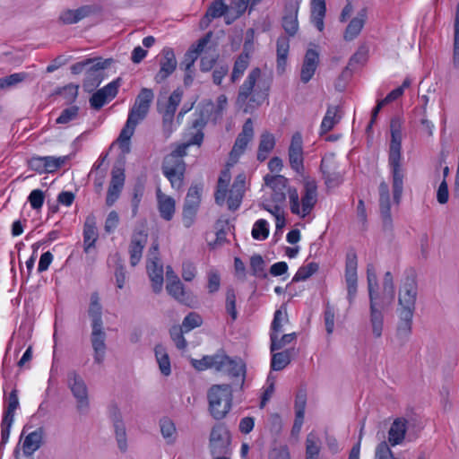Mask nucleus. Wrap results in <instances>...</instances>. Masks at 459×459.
<instances>
[{
	"instance_id": "51",
	"label": "nucleus",
	"mask_w": 459,
	"mask_h": 459,
	"mask_svg": "<svg viewBox=\"0 0 459 459\" xmlns=\"http://www.w3.org/2000/svg\"><path fill=\"white\" fill-rule=\"evenodd\" d=\"M28 78L26 73H15L0 78V89H6L17 85Z\"/></svg>"
},
{
	"instance_id": "58",
	"label": "nucleus",
	"mask_w": 459,
	"mask_h": 459,
	"mask_svg": "<svg viewBox=\"0 0 459 459\" xmlns=\"http://www.w3.org/2000/svg\"><path fill=\"white\" fill-rule=\"evenodd\" d=\"M307 405V393L304 389L298 391L295 398V416L304 417Z\"/></svg>"
},
{
	"instance_id": "32",
	"label": "nucleus",
	"mask_w": 459,
	"mask_h": 459,
	"mask_svg": "<svg viewBox=\"0 0 459 459\" xmlns=\"http://www.w3.org/2000/svg\"><path fill=\"white\" fill-rule=\"evenodd\" d=\"M43 438V430L42 429H38L35 431L30 433L24 439L22 445L23 454L26 456L31 455L36 450H38L41 444Z\"/></svg>"
},
{
	"instance_id": "41",
	"label": "nucleus",
	"mask_w": 459,
	"mask_h": 459,
	"mask_svg": "<svg viewBox=\"0 0 459 459\" xmlns=\"http://www.w3.org/2000/svg\"><path fill=\"white\" fill-rule=\"evenodd\" d=\"M271 338V351L274 352L275 351L281 350L286 345L295 342L297 338L296 333L283 334L281 338L278 337V334L270 333Z\"/></svg>"
},
{
	"instance_id": "12",
	"label": "nucleus",
	"mask_w": 459,
	"mask_h": 459,
	"mask_svg": "<svg viewBox=\"0 0 459 459\" xmlns=\"http://www.w3.org/2000/svg\"><path fill=\"white\" fill-rule=\"evenodd\" d=\"M358 260L357 255L351 250L346 255L345 282L347 288V299L352 305L358 291Z\"/></svg>"
},
{
	"instance_id": "21",
	"label": "nucleus",
	"mask_w": 459,
	"mask_h": 459,
	"mask_svg": "<svg viewBox=\"0 0 459 459\" xmlns=\"http://www.w3.org/2000/svg\"><path fill=\"white\" fill-rule=\"evenodd\" d=\"M162 58L160 61V70L154 76L156 83H161L166 81L177 68V59L172 48H165L162 52Z\"/></svg>"
},
{
	"instance_id": "24",
	"label": "nucleus",
	"mask_w": 459,
	"mask_h": 459,
	"mask_svg": "<svg viewBox=\"0 0 459 459\" xmlns=\"http://www.w3.org/2000/svg\"><path fill=\"white\" fill-rule=\"evenodd\" d=\"M212 31L207 32L201 38L196 44L192 45L184 56L183 61L180 63V67L186 72L192 71V67L198 56L204 51L206 45L211 41Z\"/></svg>"
},
{
	"instance_id": "27",
	"label": "nucleus",
	"mask_w": 459,
	"mask_h": 459,
	"mask_svg": "<svg viewBox=\"0 0 459 459\" xmlns=\"http://www.w3.org/2000/svg\"><path fill=\"white\" fill-rule=\"evenodd\" d=\"M368 18V10L366 7L360 9L356 16L351 20L349 24L347 25L343 38L347 41L353 40L355 38H357L361 30L363 29L366 21Z\"/></svg>"
},
{
	"instance_id": "48",
	"label": "nucleus",
	"mask_w": 459,
	"mask_h": 459,
	"mask_svg": "<svg viewBox=\"0 0 459 459\" xmlns=\"http://www.w3.org/2000/svg\"><path fill=\"white\" fill-rule=\"evenodd\" d=\"M319 266L316 263H309L307 265L301 266L299 268L298 272L292 278V282H298L306 281L311 275H313L316 272H317Z\"/></svg>"
},
{
	"instance_id": "6",
	"label": "nucleus",
	"mask_w": 459,
	"mask_h": 459,
	"mask_svg": "<svg viewBox=\"0 0 459 459\" xmlns=\"http://www.w3.org/2000/svg\"><path fill=\"white\" fill-rule=\"evenodd\" d=\"M178 156L168 154L161 166L164 176L169 180L171 186L176 189H179L183 186L186 171V163Z\"/></svg>"
},
{
	"instance_id": "22",
	"label": "nucleus",
	"mask_w": 459,
	"mask_h": 459,
	"mask_svg": "<svg viewBox=\"0 0 459 459\" xmlns=\"http://www.w3.org/2000/svg\"><path fill=\"white\" fill-rule=\"evenodd\" d=\"M121 78H117L94 92L90 98L91 107L93 109L99 110L105 105L108 100L115 98L117 94Z\"/></svg>"
},
{
	"instance_id": "39",
	"label": "nucleus",
	"mask_w": 459,
	"mask_h": 459,
	"mask_svg": "<svg viewBox=\"0 0 459 459\" xmlns=\"http://www.w3.org/2000/svg\"><path fill=\"white\" fill-rule=\"evenodd\" d=\"M221 357L218 356V352L213 355L204 356L201 359H191V365L198 371L208 368L216 369V365L221 364Z\"/></svg>"
},
{
	"instance_id": "25",
	"label": "nucleus",
	"mask_w": 459,
	"mask_h": 459,
	"mask_svg": "<svg viewBox=\"0 0 459 459\" xmlns=\"http://www.w3.org/2000/svg\"><path fill=\"white\" fill-rule=\"evenodd\" d=\"M148 234L143 230H134L129 244L130 264L134 267L142 258L143 248L147 243Z\"/></svg>"
},
{
	"instance_id": "59",
	"label": "nucleus",
	"mask_w": 459,
	"mask_h": 459,
	"mask_svg": "<svg viewBox=\"0 0 459 459\" xmlns=\"http://www.w3.org/2000/svg\"><path fill=\"white\" fill-rule=\"evenodd\" d=\"M383 292L384 295L389 299V302H392L394 298V285L393 275L390 272L385 273L383 279Z\"/></svg>"
},
{
	"instance_id": "9",
	"label": "nucleus",
	"mask_w": 459,
	"mask_h": 459,
	"mask_svg": "<svg viewBox=\"0 0 459 459\" xmlns=\"http://www.w3.org/2000/svg\"><path fill=\"white\" fill-rule=\"evenodd\" d=\"M125 157H121L113 166L111 170V180L108 186L106 204L112 206L119 198L125 184Z\"/></svg>"
},
{
	"instance_id": "55",
	"label": "nucleus",
	"mask_w": 459,
	"mask_h": 459,
	"mask_svg": "<svg viewBox=\"0 0 459 459\" xmlns=\"http://www.w3.org/2000/svg\"><path fill=\"white\" fill-rule=\"evenodd\" d=\"M144 192V186L141 183H137L134 185L133 189V197L131 200L132 204V215L133 217L136 216L138 212V207L141 203Z\"/></svg>"
},
{
	"instance_id": "44",
	"label": "nucleus",
	"mask_w": 459,
	"mask_h": 459,
	"mask_svg": "<svg viewBox=\"0 0 459 459\" xmlns=\"http://www.w3.org/2000/svg\"><path fill=\"white\" fill-rule=\"evenodd\" d=\"M290 362V351L286 350L280 352H274L272 356L271 368L273 370H281Z\"/></svg>"
},
{
	"instance_id": "10",
	"label": "nucleus",
	"mask_w": 459,
	"mask_h": 459,
	"mask_svg": "<svg viewBox=\"0 0 459 459\" xmlns=\"http://www.w3.org/2000/svg\"><path fill=\"white\" fill-rule=\"evenodd\" d=\"M96 61L86 70L85 79L82 87L85 91L92 92L102 82L104 78L103 70L108 68L113 62L112 58L102 59L95 57Z\"/></svg>"
},
{
	"instance_id": "4",
	"label": "nucleus",
	"mask_w": 459,
	"mask_h": 459,
	"mask_svg": "<svg viewBox=\"0 0 459 459\" xmlns=\"http://www.w3.org/2000/svg\"><path fill=\"white\" fill-rule=\"evenodd\" d=\"M209 411L215 420L223 419L231 408V385H213L207 393Z\"/></svg>"
},
{
	"instance_id": "64",
	"label": "nucleus",
	"mask_w": 459,
	"mask_h": 459,
	"mask_svg": "<svg viewBox=\"0 0 459 459\" xmlns=\"http://www.w3.org/2000/svg\"><path fill=\"white\" fill-rule=\"evenodd\" d=\"M269 459H290L289 448L285 445L273 447L268 455Z\"/></svg>"
},
{
	"instance_id": "40",
	"label": "nucleus",
	"mask_w": 459,
	"mask_h": 459,
	"mask_svg": "<svg viewBox=\"0 0 459 459\" xmlns=\"http://www.w3.org/2000/svg\"><path fill=\"white\" fill-rule=\"evenodd\" d=\"M182 94L183 92L179 89L175 90L171 93V95L169 98V101L163 115L164 121L172 120L174 114L177 110V108L181 101Z\"/></svg>"
},
{
	"instance_id": "18",
	"label": "nucleus",
	"mask_w": 459,
	"mask_h": 459,
	"mask_svg": "<svg viewBox=\"0 0 459 459\" xmlns=\"http://www.w3.org/2000/svg\"><path fill=\"white\" fill-rule=\"evenodd\" d=\"M300 1L301 0H284L282 28L290 37L295 36L299 30L298 13Z\"/></svg>"
},
{
	"instance_id": "46",
	"label": "nucleus",
	"mask_w": 459,
	"mask_h": 459,
	"mask_svg": "<svg viewBox=\"0 0 459 459\" xmlns=\"http://www.w3.org/2000/svg\"><path fill=\"white\" fill-rule=\"evenodd\" d=\"M249 63V56L247 53H242L235 61L233 71L231 74V82H235L247 68Z\"/></svg>"
},
{
	"instance_id": "26",
	"label": "nucleus",
	"mask_w": 459,
	"mask_h": 459,
	"mask_svg": "<svg viewBox=\"0 0 459 459\" xmlns=\"http://www.w3.org/2000/svg\"><path fill=\"white\" fill-rule=\"evenodd\" d=\"M105 340L106 333L103 331V325H92L91 342L94 351V361L97 364H101L104 361L107 349Z\"/></svg>"
},
{
	"instance_id": "38",
	"label": "nucleus",
	"mask_w": 459,
	"mask_h": 459,
	"mask_svg": "<svg viewBox=\"0 0 459 459\" xmlns=\"http://www.w3.org/2000/svg\"><path fill=\"white\" fill-rule=\"evenodd\" d=\"M154 352L161 374L166 377L169 376L171 373L170 360L165 347L161 344H157L154 348Z\"/></svg>"
},
{
	"instance_id": "31",
	"label": "nucleus",
	"mask_w": 459,
	"mask_h": 459,
	"mask_svg": "<svg viewBox=\"0 0 459 459\" xmlns=\"http://www.w3.org/2000/svg\"><path fill=\"white\" fill-rule=\"evenodd\" d=\"M157 200L160 215L165 221H170L175 213V200L157 190Z\"/></svg>"
},
{
	"instance_id": "1",
	"label": "nucleus",
	"mask_w": 459,
	"mask_h": 459,
	"mask_svg": "<svg viewBox=\"0 0 459 459\" xmlns=\"http://www.w3.org/2000/svg\"><path fill=\"white\" fill-rule=\"evenodd\" d=\"M263 190L269 191L273 203V204L264 203L263 207L275 217L277 228H281L285 223L281 205L287 195L290 212L301 218L307 216L317 202L316 182L309 178L304 181L301 197L296 187L289 186V179L280 174H266L264 177Z\"/></svg>"
},
{
	"instance_id": "11",
	"label": "nucleus",
	"mask_w": 459,
	"mask_h": 459,
	"mask_svg": "<svg viewBox=\"0 0 459 459\" xmlns=\"http://www.w3.org/2000/svg\"><path fill=\"white\" fill-rule=\"evenodd\" d=\"M209 443L212 455H226L229 453L230 435L224 424H216L212 429Z\"/></svg>"
},
{
	"instance_id": "57",
	"label": "nucleus",
	"mask_w": 459,
	"mask_h": 459,
	"mask_svg": "<svg viewBox=\"0 0 459 459\" xmlns=\"http://www.w3.org/2000/svg\"><path fill=\"white\" fill-rule=\"evenodd\" d=\"M227 4L223 0H213L209 5L206 13L212 19L221 17L227 10Z\"/></svg>"
},
{
	"instance_id": "30",
	"label": "nucleus",
	"mask_w": 459,
	"mask_h": 459,
	"mask_svg": "<svg viewBox=\"0 0 459 459\" xmlns=\"http://www.w3.org/2000/svg\"><path fill=\"white\" fill-rule=\"evenodd\" d=\"M342 118L341 107L329 105L326 113L322 120L320 126V134H326L337 125Z\"/></svg>"
},
{
	"instance_id": "50",
	"label": "nucleus",
	"mask_w": 459,
	"mask_h": 459,
	"mask_svg": "<svg viewBox=\"0 0 459 459\" xmlns=\"http://www.w3.org/2000/svg\"><path fill=\"white\" fill-rule=\"evenodd\" d=\"M202 324V316L195 312H190L185 316L181 327L184 329L185 333H187L196 327H199Z\"/></svg>"
},
{
	"instance_id": "45",
	"label": "nucleus",
	"mask_w": 459,
	"mask_h": 459,
	"mask_svg": "<svg viewBox=\"0 0 459 459\" xmlns=\"http://www.w3.org/2000/svg\"><path fill=\"white\" fill-rule=\"evenodd\" d=\"M274 146V135L269 132L263 133L260 138V161L266 158L267 154L273 150Z\"/></svg>"
},
{
	"instance_id": "60",
	"label": "nucleus",
	"mask_w": 459,
	"mask_h": 459,
	"mask_svg": "<svg viewBox=\"0 0 459 459\" xmlns=\"http://www.w3.org/2000/svg\"><path fill=\"white\" fill-rule=\"evenodd\" d=\"M352 72L353 71L351 68H350V66H345L335 82L334 87L336 91H343L345 90L348 82L352 76Z\"/></svg>"
},
{
	"instance_id": "35",
	"label": "nucleus",
	"mask_w": 459,
	"mask_h": 459,
	"mask_svg": "<svg viewBox=\"0 0 459 459\" xmlns=\"http://www.w3.org/2000/svg\"><path fill=\"white\" fill-rule=\"evenodd\" d=\"M290 49V40L286 36H281L277 39V70L282 74L287 64V56Z\"/></svg>"
},
{
	"instance_id": "15",
	"label": "nucleus",
	"mask_w": 459,
	"mask_h": 459,
	"mask_svg": "<svg viewBox=\"0 0 459 459\" xmlns=\"http://www.w3.org/2000/svg\"><path fill=\"white\" fill-rule=\"evenodd\" d=\"M19 407V400L17 395V390H13L8 397V404L7 408L4 411V417L1 423V443H0V452L4 448V445L7 443L10 429L13 422L14 411Z\"/></svg>"
},
{
	"instance_id": "23",
	"label": "nucleus",
	"mask_w": 459,
	"mask_h": 459,
	"mask_svg": "<svg viewBox=\"0 0 459 459\" xmlns=\"http://www.w3.org/2000/svg\"><path fill=\"white\" fill-rule=\"evenodd\" d=\"M109 417L113 422L117 446L122 453H125L127 450L126 426L120 410L117 405L110 407Z\"/></svg>"
},
{
	"instance_id": "42",
	"label": "nucleus",
	"mask_w": 459,
	"mask_h": 459,
	"mask_svg": "<svg viewBox=\"0 0 459 459\" xmlns=\"http://www.w3.org/2000/svg\"><path fill=\"white\" fill-rule=\"evenodd\" d=\"M201 193L202 187L200 186H191L186 194L184 207L194 208L198 210L201 202Z\"/></svg>"
},
{
	"instance_id": "3",
	"label": "nucleus",
	"mask_w": 459,
	"mask_h": 459,
	"mask_svg": "<svg viewBox=\"0 0 459 459\" xmlns=\"http://www.w3.org/2000/svg\"><path fill=\"white\" fill-rule=\"evenodd\" d=\"M367 281L369 299V325L373 336L378 339L383 334L385 307L377 291V277L372 264H368L367 268Z\"/></svg>"
},
{
	"instance_id": "54",
	"label": "nucleus",
	"mask_w": 459,
	"mask_h": 459,
	"mask_svg": "<svg viewBox=\"0 0 459 459\" xmlns=\"http://www.w3.org/2000/svg\"><path fill=\"white\" fill-rule=\"evenodd\" d=\"M185 333L181 326L174 325L169 330V334L178 350H184L186 347V341L183 336Z\"/></svg>"
},
{
	"instance_id": "61",
	"label": "nucleus",
	"mask_w": 459,
	"mask_h": 459,
	"mask_svg": "<svg viewBox=\"0 0 459 459\" xmlns=\"http://www.w3.org/2000/svg\"><path fill=\"white\" fill-rule=\"evenodd\" d=\"M79 108L77 106H72L65 108L61 115L56 118V124H67L70 121L75 119L78 116Z\"/></svg>"
},
{
	"instance_id": "13",
	"label": "nucleus",
	"mask_w": 459,
	"mask_h": 459,
	"mask_svg": "<svg viewBox=\"0 0 459 459\" xmlns=\"http://www.w3.org/2000/svg\"><path fill=\"white\" fill-rule=\"evenodd\" d=\"M221 357V364L216 365V371L221 372L236 380V383L243 384L245 377V365L240 359H231L223 351H218Z\"/></svg>"
},
{
	"instance_id": "19",
	"label": "nucleus",
	"mask_w": 459,
	"mask_h": 459,
	"mask_svg": "<svg viewBox=\"0 0 459 459\" xmlns=\"http://www.w3.org/2000/svg\"><path fill=\"white\" fill-rule=\"evenodd\" d=\"M320 169L325 183L328 187H335L342 183V172L339 170L333 154L325 155L322 159Z\"/></svg>"
},
{
	"instance_id": "34",
	"label": "nucleus",
	"mask_w": 459,
	"mask_h": 459,
	"mask_svg": "<svg viewBox=\"0 0 459 459\" xmlns=\"http://www.w3.org/2000/svg\"><path fill=\"white\" fill-rule=\"evenodd\" d=\"M139 122L133 120L130 123V117L127 118V121L121 130L119 136L117 138V142L119 143L120 148L124 154L129 153L130 152V138L132 137L134 128Z\"/></svg>"
},
{
	"instance_id": "43",
	"label": "nucleus",
	"mask_w": 459,
	"mask_h": 459,
	"mask_svg": "<svg viewBox=\"0 0 459 459\" xmlns=\"http://www.w3.org/2000/svg\"><path fill=\"white\" fill-rule=\"evenodd\" d=\"M453 65L459 68V4L456 6L455 24H454V44H453Z\"/></svg>"
},
{
	"instance_id": "63",
	"label": "nucleus",
	"mask_w": 459,
	"mask_h": 459,
	"mask_svg": "<svg viewBox=\"0 0 459 459\" xmlns=\"http://www.w3.org/2000/svg\"><path fill=\"white\" fill-rule=\"evenodd\" d=\"M45 200L44 192L39 189L32 190L28 197L32 209L39 210L42 207Z\"/></svg>"
},
{
	"instance_id": "16",
	"label": "nucleus",
	"mask_w": 459,
	"mask_h": 459,
	"mask_svg": "<svg viewBox=\"0 0 459 459\" xmlns=\"http://www.w3.org/2000/svg\"><path fill=\"white\" fill-rule=\"evenodd\" d=\"M153 98L154 93L152 90L143 88L140 91L128 115L130 123L133 122V120L139 122L146 117Z\"/></svg>"
},
{
	"instance_id": "29",
	"label": "nucleus",
	"mask_w": 459,
	"mask_h": 459,
	"mask_svg": "<svg viewBox=\"0 0 459 459\" xmlns=\"http://www.w3.org/2000/svg\"><path fill=\"white\" fill-rule=\"evenodd\" d=\"M408 424L409 422L404 418H397L394 420L388 431V441L392 446L403 442L409 429Z\"/></svg>"
},
{
	"instance_id": "47",
	"label": "nucleus",
	"mask_w": 459,
	"mask_h": 459,
	"mask_svg": "<svg viewBox=\"0 0 459 459\" xmlns=\"http://www.w3.org/2000/svg\"><path fill=\"white\" fill-rule=\"evenodd\" d=\"M160 428L162 437L168 440V443H173L175 440L176 427L173 421L164 417L160 420Z\"/></svg>"
},
{
	"instance_id": "2",
	"label": "nucleus",
	"mask_w": 459,
	"mask_h": 459,
	"mask_svg": "<svg viewBox=\"0 0 459 459\" xmlns=\"http://www.w3.org/2000/svg\"><path fill=\"white\" fill-rule=\"evenodd\" d=\"M388 165L392 177L393 202L398 206L401 203L405 178V170L402 165V132L398 119L391 121Z\"/></svg>"
},
{
	"instance_id": "7",
	"label": "nucleus",
	"mask_w": 459,
	"mask_h": 459,
	"mask_svg": "<svg viewBox=\"0 0 459 459\" xmlns=\"http://www.w3.org/2000/svg\"><path fill=\"white\" fill-rule=\"evenodd\" d=\"M417 297V281L413 277H407L399 289L397 311L414 313Z\"/></svg>"
},
{
	"instance_id": "36",
	"label": "nucleus",
	"mask_w": 459,
	"mask_h": 459,
	"mask_svg": "<svg viewBox=\"0 0 459 459\" xmlns=\"http://www.w3.org/2000/svg\"><path fill=\"white\" fill-rule=\"evenodd\" d=\"M147 271L150 280L152 283V290L155 293H159L163 284V267L160 263L148 264Z\"/></svg>"
},
{
	"instance_id": "8",
	"label": "nucleus",
	"mask_w": 459,
	"mask_h": 459,
	"mask_svg": "<svg viewBox=\"0 0 459 459\" xmlns=\"http://www.w3.org/2000/svg\"><path fill=\"white\" fill-rule=\"evenodd\" d=\"M67 385L77 401V410L86 413L89 409L88 388L82 377L75 371L67 373Z\"/></svg>"
},
{
	"instance_id": "20",
	"label": "nucleus",
	"mask_w": 459,
	"mask_h": 459,
	"mask_svg": "<svg viewBox=\"0 0 459 459\" xmlns=\"http://www.w3.org/2000/svg\"><path fill=\"white\" fill-rule=\"evenodd\" d=\"M378 194L379 212L382 219L383 227L385 230H391L393 227V218L391 213V198L389 193V186L385 181H382L379 184Z\"/></svg>"
},
{
	"instance_id": "33",
	"label": "nucleus",
	"mask_w": 459,
	"mask_h": 459,
	"mask_svg": "<svg viewBox=\"0 0 459 459\" xmlns=\"http://www.w3.org/2000/svg\"><path fill=\"white\" fill-rule=\"evenodd\" d=\"M98 238L97 228L93 217H88L84 223L83 229V243L84 251L88 253L91 247H94V244Z\"/></svg>"
},
{
	"instance_id": "49",
	"label": "nucleus",
	"mask_w": 459,
	"mask_h": 459,
	"mask_svg": "<svg viewBox=\"0 0 459 459\" xmlns=\"http://www.w3.org/2000/svg\"><path fill=\"white\" fill-rule=\"evenodd\" d=\"M67 156L64 157H44V173H53L61 168L66 161Z\"/></svg>"
},
{
	"instance_id": "14",
	"label": "nucleus",
	"mask_w": 459,
	"mask_h": 459,
	"mask_svg": "<svg viewBox=\"0 0 459 459\" xmlns=\"http://www.w3.org/2000/svg\"><path fill=\"white\" fill-rule=\"evenodd\" d=\"M254 136L253 122L248 118L243 127L241 133L238 135L231 152H230L228 166H233L237 163L239 156L246 150L248 143Z\"/></svg>"
},
{
	"instance_id": "52",
	"label": "nucleus",
	"mask_w": 459,
	"mask_h": 459,
	"mask_svg": "<svg viewBox=\"0 0 459 459\" xmlns=\"http://www.w3.org/2000/svg\"><path fill=\"white\" fill-rule=\"evenodd\" d=\"M368 57V50L365 47H360L357 50L356 53H354L351 57L349 60V63L347 66H350L351 70H355L357 65H364L367 61Z\"/></svg>"
},
{
	"instance_id": "37",
	"label": "nucleus",
	"mask_w": 459,
	"mask_h": 459,
	"mask_svg": "<svg viewBox=\"0 0 459 459\" xmlns=\"http://www.w3.org/2000/svg\"><path fill=\"white\" fill-rule=\"evenodd\" d=\"M398 315L400 321L397 326V336L400 339L407 340L411 333L414 313L398 311Z\"/></svg>"
},
{
	"instance_id": "62",
	"label": "nucleus",
	"mask_w": 459,
	"mask_h": 459,
	"mask_svg": "<svg viewBox=\"0 0 459 459\" xmlns=\"http://www.w3.org/2000/svg\"><path fill=\"white\" fill-rule=\"evenodd\" d=\"M229 192L228 207L230 211H235L240 205L244 192L233 188H230Z\"/></svg>"
},
{
	"instance_id": "53",
	"label": "nucleus",
	"mask_w": 459,
	"mask_h": 459,
	"mask_svg": "<svg viewBox=\"0 0 459 459\" xmlns=\"http://www.w3.org/2000/svg\"><path fill=\"white\" fill-rule=\"evenodd\" d=\"M288 321L287 313L281 309H277L274 313L273 320L271 326V333L278 334L282 331L283 324Z\"/></svg>"
},
{
	"instance_id": "17",
	"label": "nucleus",
	"mask_w": 459,
	"mask_h": 459,
	"mask_svg": "<svg viewBox=\"0 0 459 459\" xmlns=\"http://www.w3.org/2000/svg\"><path fill=\"white\" fill-rule=\"evenodd\" d=\"M288 159L290 168L298 174L304 173L303 140L300 133H295L288 150Z\"/></svg>"
},
{
	"instance_id": "56",
	"label": "nucleus",
	"mask_w": 459,
	"mask_h": 459,
	"mask_svg": "<svg viewBox=\"0 0 459 459\" xmlns=\"http://www.w3.org/2000/svg\"><path fill=\"white\" fill-rule=\"evenodd\" d=\"M166 289L168 292L179 301H184L185 290L184 286L179 280H175L167 283Z\"/></svg>"
},
{
	"instance_id": "28",
	"label": "nucleus",
	"mask_w": 459,
	"mask_h": 459,
	"mask_svg": "<svg viewBox=\"0 0 459 459\" xmlns=\"http://www.w3.org/2000/svg\"><path fill=\"white\" fill-rule=\"evenodd\" d=\"M318 60L319 58L316 51L313 49H308L307 51L300 72V80L304 83L308 82L315 74Z\"/></svg>"
},
{
	"instance_id": "5",
	"label": "nucleus",
	"mask_w": 459,
	"mask_h": 459,
	"mask_svg": "<svg viewBox=\"0 0 459 459\" xmlns=\"http://www.w3.org/2000/svg\"><path fill=\"white\" fill-rule=\"evenodd\" d=\"M257 79L258 67H255L239 88L236 104L245 113H253L258 106L256 94L254 91Z\"/></svg>"
}]
</instances>
